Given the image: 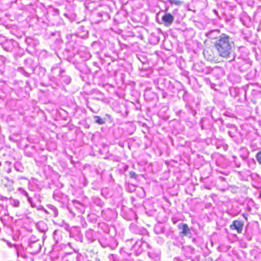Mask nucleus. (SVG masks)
<instances>
[{
	"label": "nucleus",
	"instance_id": "1",
	"mask_svg": "<svg viewBox=\"0 0 261 261\" xmlns=\"http://www.w3.org/2000/svg\"><path fill=\"white\" fill-rule=\"evenodd\" d=\"M214 46L220 57L229 58L232 51L233 42L230 41V37L225 34H222L218 38H215Z\"/></svg>",
	"mask_w": 261,
	"mask_h": 261
},
{
	"label": "nucleus",
	"instance_id": "2",
	"mask_svg": "<svg viewBox=\"0 0 261 261\" xmlns=\"http://www.w3.org/2000/svg\"><path fill=\"white\" fill-rule=\"evenodd\" d=\"M244 223L240 220H234L230 225V228L231 230H237L238 233H241L242 231Z\"/></svg>",
	"mask_w": 261,
	"mask_h": 261
},
{
	"label": "nucleus",
	"instance_id": "3",
	"mask_svg": "<svg viewBox=\"0 0 261 261\" xmlns=\"http://www.w3.org/2000/svg\"><path fill=\"white\" fill-rule=\"evenodd\" d=\"M203 55L205 58L209 60L210 61H214L216 63H218V62L216 60V57L215 56V54L213 51V50L211 48H207L205 49L203 51Z\"/></svg>",
	"mask_w": 261,
	"mask_h": 261
},
{
	"label": "nucleus",
	"instance_id": "4",
	"mask_svg": "<svg viewBox=\"0 0 261 261\" xmlns=\"http://www.w3.org/2000/svg\"><path fill=\"white\" fill-rule=\"evenodd\" d=\"M178 227L181 230L179 232V235L181 237H184L191 234L190 229L186 223L179 224Z\"/></svg>",
	"mask_w": 261,
	"mask_h": 261
},
{
	"label": "nucleus",
	"instance_id": "5",
	"mask_svg": "<svg viewBox=\"0 0 261 261\" xmlns=\"http://www.w3.org/2000/svg\"><path fill=\"white\" fill-rule=\"evenodd\" d=\"M162 19L165 25L169 26L173 22L174 17L171 14L167 13L162 16Z\"/></svg>",
	"mask_w": 261,
	"mask_h": 261
},
{
	"label": "nucleus",
	"instance_id": "6",
	"mask_svg": "<svg viewBox=\"0 0 261 261\" xmlns=\"http://www.w3.org/2000/svg\"><path fill=\"white\" fill-rule=\"evenodd\" d=\"M94 119L95 123H98L99 124H103L106 122L105 119H103L98 116H95Z\"/></svg>",
	"mask_w": 261,
	"mask_h": 261
},
{
	"label": "nucleus",
	"instance_id": "7",
	"mask_svg": "<svg viewBox=\"0 0 261 261\" xmlns=\"http://www.w3.org/2000/svg\"><path fill=\"white\" fill-rule=\"evenodd\" d=\"M169 2L171 4H174L177 6L180 5L182 4V2L181 0H170Z\"/></svg>",
	"mask_w": 261,
	"mask_h": 261
},
{
	"label": "nucleus",
	"instance_id": "8",
	"mask_svg": "<svg viewBox=\"0 0 261 261\" xmlns=\"http://www.w3.org/2000/svg\"><path fill=\"white\" fill-rule=\"evenodd\" d=\"M255 157L257 162L261 165V150L256 154Z\"/></svg>",
	"mask_w": 261,
	"mask_h": 261
},
{
	"label": "nucleus",
	"instance_id": "9",
	"mask_svg": "<svg viewBox=\"0 0 261 261\" xmlns=\"http://www.w3.org/2000/svg\"><path fill=\"white\" fill-rule=\"evenodd\" d=\"M130 175L131 177H136V174L135 172H134L133 171H132L130 172Z\"/></svg>",
	"mask_w": 261,
	"mask_h": 261
},
{
	"label": "nucleus",
	"instance_id": "10",
	"mask_svg": "<svg viewBox=\"0 0 261 261\" xmlns=\"http://www.w3.org/2000/svg\"><path fill=\"white\" fill-rule=\"evenodd\" d=\"M243 217L246 219V220H247V216H248V215L247 214H243Z\"/></svg>",
	"mask_w": 261,
	"mask_h": 261
},
{
	"label": "nucleus",
	"instance_id": "11",
	"mask_svg": "<svg viewBox=\"0 0 261 261\" xmlns=\"http://www.w3.org/2000/svg\"><path fill=\"white\" fill-rule=\"evenodd\" d=\"M207 261H212V260H207Z\"/></svg>",
	"mask_w": 261,
	"mask_h": 261
}]
</instances>
